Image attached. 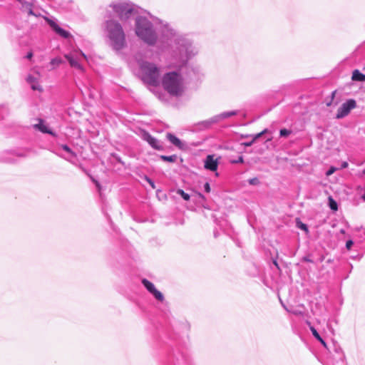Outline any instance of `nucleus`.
Returning <instances> with one entry per match:
<instances>
[{
	"instance_id": "obj_38",
	"label": "nucleus",
	"mask_w": 365,
	"mask_h": 365,
	"mask_svg": "<svg viewBox=\"0 0 365 365\" xmlns=\"http://www.w3.org/2000/svg\"><path fill=\"white\" fill-rule=\"evenodd\" d=\"M334 168H331L328 172H327V175H329L331 174H332L334 173Z\"/></svg>"
},
{
	"instance_id": "obj_29",
	"label": "nucleus",
	"mask_w": 365,
	"mask_h": 365,
	"mask_svg": "<svg viewBox=\"0 0 365 365\" xmlns=\"http://www.w3.org/2000/svg\"><path fill=\"white\" fill-rule=\"evenodd\" d=\"M244 162V158L241 155V156H239V158H237V160H233L232 163H242Z\"/></svg>"
},
{
	"instance_id": "obj_44",
	"label": "nucleus",
	"mask_w": 365,
	"mask_h": 365,
	"mask_svg": "<svg viewBox=\"0 0 365 365\" xmlns=\"http://www.w3.org/2000/svg\"><path fill=\"white\" fill-rule=\"evenodd\" d=\"M188 76H189V78H192V75L191 74H188Z\"/></svg>"
},
{
	"instance_id": "obj_40",
	"label": "nucleus",
	"mask_w": 365,
	"mask_h": 365,
	"mask_svg": "<svg viewBox=\"0 0 365 365\" xmlns=\"http://www.w3.org/2000/svg\"><path fill=\"white\" fill-rule=\"evenodd\" d=\"M339 232H340L341 234H345V230H343V229L340 230Z\"/></svg>"
},
{
	"instance_id": "obj_8",
	"label": "nucleus",
	"mask_w": 365,
	"mask_h": 365,
	"mask_svg": "<svg viewBox=\"0 0 365 365\" xmlns=\"http://www.w3.org/2000/svg\"><path fill=\"white\" fill-rule=\"evenodd\" d=\"M356 107V101L354 99H349L341 104L338 108L336 115V118L341 119L349 115L350 111Z\"/></svg>"
},
{
	"instance_id": "obj_7",
	"label": "nucleus",
	"mask_w": 365,
	"mask_h": 365,
	"mask_svg": "<svg viewBox=\"0 0 365 365\" xmlns=\"http://www.w3.org/2000/svg\"><path fill=\"white\" fill-rule=\"evenodd\" d=\"M64 57L68 60L71 66L80 71H83V68L80 63V58L82 57L85 59H87V56L83 51H74L69 53L65 54Z\"/></svg>"
},
{
	"instance_id": "obj_31",
	"label": "nucleus",
	"mask_w": 365,
	"mask_h": 365,
	"mask_svg": "<svg viewBox=\"0 0 365 365\" xmlns=\"http://www.w3.org/2000/svg\"><path fill=\"white\" fill-rule=\"evenodd\" d=\"M145 180L146 181L151 185V187L153 188H155V184H154V182L150 179L149 178H148L147 176L145 177Z\"/></svg>"
},
{
	"instance_id": "obj_25",
	"label": "nucleus",
	"mask_w": 365,
	"mask_h": 365,
	"mask_svg": "<svg viewBox=\"0 0 365 365\" xmlns=\"http://www.w3.org/2000/svg\"><path fill=\"white\" fill-rule=\"evenodd\" d=\"M291 133H292V130L286 129V128H283L279 130L280 137H287Z\"/></svg>"
},
{
	"instance_id": "obj_17",
	"label": "nucleus",
	"mask_w": 365,
	"mask_h": 365,
	"mask_svg": "<svg viewBox=\"0 0 365 365\" xmlns=\"http://www.w3.org/2000/svg\"><path fill=\"white\" fill-rule=\"evenodd\" d=\"M307 324L309 326V329L312 331L313 336L315 337V339L317 341H319L324 347H327V344L325 341L320 336L317 329L314 327L311 326L309 322H307Z\"/></svg>"
},
{
	"instance_id": "obj_24",
	"label": "nucleus",
	"mask_w": 365,
	"mask_h": 365,
	"mask_svg": "<svg viewBox=\"0 0 365 365\" xmlns=\"http://www.w3.org/2000/svg\"><path fill=\"white\" fill-rule=\"evenodd\" d=\"M286 310L287 312L293 314L294 315H296V316H302V315H304V312L302 311V310H299L298 309H288L287 308H286Z\"/></svg>"
},
{
	"instance_id": "obj_21",
	"label": "nucleus",
	"mask_w": 365,
	"mask_h": 365,
	"mask_svg": "<svg viewBox=\"0 0 365 365\" xmlns=\"http://www.w3.org/2000/svg\"><path fill=\"white\" fill-rule=\"evenodd\" d=\"M61 148L68 153L71 156L76 158V154L67 145H61Z\"/></svg>"
},
{
	"instance_id": "obj_14",
	"label": "nucleus",
	"mask_w": 365,
	"mask_h": 365,
	"mask_svg": "<svg viewBox=\"0 0 365 365\" xmlns=\"http://www.w3.org/2000/svg\"><path fill=\"white\" fill-rule=\"evenodd\" d=\"M49 23V25L51 26V27L55 31V32L61 36V37L64 38H68L71 36V34L63 29L62 28H61L56 23H55L54 21H48Z\"/></svg>"
},
{
	"instance_id": "obj_37",
	"label": "nucleus",
	"mask_w": 365,
	"mask_h": 365,
	"mask_svg": "<svg viewBox=\"0 0 365 365\" xmlns=\"http://www.w3.org/2000/svg\"><path fill=\"white\" fill-rule=\"evenodd\" d=\"M299 227L302 230H307V227L305 224H302Z\"/></svg>"
},
{
	"instance_id": "obj_35",
	"label": "nucleus",
	"mask_w": 365,
	"mask_h": 365,
	"mask_svg": "<svg viewBox=\"0 0 365 365\" xmlns=\"http://www.w3.org/2000/svg\"><path fill=\"white\" fill-rule=\"evenodd\" d=\"M255 141L254 140V139L252 138V140L250 141V142H248V143H245V145L246 146H250L252 145Z\"/></svg>"
},
{
	"instance_id": "obj_39",
	"label": "nucleus",
	"mask_w": 365,
	"mask_h": 365,
	"mask_svg": "<svg viewBox=\"0 0 365 365\" xmlns=\"http://www.w3.org/2000/svg\"><path fill=\"white\" fill-rule=\"evenodd\" d=\"M361 198H362L363 200L365 201V190H364V193L361 196Z\"/></svg>"
},
{
	"instance_id": "obj_3",
	"label": "nucleus",
	"mask_w": 365,
	"mask_h": 365,
	"mask_svg": "<svg viewBox=\"0 0 365 365\" xmlns=\"http://www.w3.org/2000/svg\"><path fill=\"white\" fill-rule=\"evenodd\" d=\"M187 61H189V60ZM167 63L170 68H174L173 66H171L168 61ZM187 66L188 62H187L186 65L180 68L175 67V68H178V71L166 73L163 76L162 79L163 86L164 89L170 95L174 96H180L182 94L185 88L184 79L180 72L183 68H187Z\"/></svg>"
},
{
	"instance_id": "obj_46",
	"label": "nucleus",
	"mask_w": 365,
	"mask_h": 365,
	"mask_svg": "<svg viewBox=\"0 0 365 365\" xmlns=\"http://www.w3.org/2000/svg\"><path fill=\"white\" fill-rule=\"evenodd\" d=\"M364 173L365 174V170H364Z\"/></svg>"
},
{
	"instance_id": "obj_42",
	"label": "nucleus",
	"mask_w": 365,
	"mask_h": 365,
	"mask_svg": "<svg viewBox=\"0 0 365 365\" xmlns=\"http://www.w3.org/2000/svg\"><path fill=\"white\" fill-rule=\"evenodd\" d=\"M347 165H348L347 163H345L343 166L345 168L347 166Z\"/></svg>"
},
{
	"instance_id": "obj_12",
	"label": "nucleus",
	"mask_w": 365,
	"mask_h": 365,
	"mask_svg": "<svg viewBox=\"0 0 365 365\" xmlns=\"http://www.w3.org/2000/svg\"><path fill=\"white\" fill-rule=\"evenodd\" d=\"M18 1L21 4L20 8L23 11L26 12L29 15H33L34 16H38L39 15L34 11L31 2L26 0H18Z\"/></svg>"
},
{
	"instance_id": "obj_13",
	"label": "nucleus",
	"mask_w": 365,
	"mask_h": 365,
	"mask_svg": "<svg viewBox=\"0 0 365 365\" xmlns=\"http://www.w3.org/2000/svg\"><path fill=\"white\" fill-rule=\"evenodd\" d=\"M217 167H218L217 160L215 159L214 156L212 155H207L205 160V168L207 170H209L211 171H215V170H217Z\"/></svg>"
},
{
	"instance_id": "obj_45",
	"label": "nucleus",
	"mask_w": 365,
	"mask_h": 365,
	"mask_svg": "<svg viewBox=\"0 0 365 365\" xmlns=\"http://www.w3.org/2000/svg\"><path fill=\"white\" fill-rule=\"evenodd\" d=\"M364 235H365V228L364 229Z\"/></svg>"
},
{
	"instance_id": "obj_6",
	"label": "nucleus",
	"mask_w": 365,
	"mask_h": 365,
	"mask_svg": "<svg viewBox=\"0 0 365 365\" xmlns=\"http://www.w3.org/2000/svg\"><path fill=\"white\" fill-rule=\"evenodd\" d=\"M238 113L237 110H231L223 112L220 114L216 115L207 120H203L200 122V125L202 126L204 128H208L211 127L213 124L217 123L221 120H223L226 118H230L232 116L236 115Z\"/></svg>"
},
{
	"instance_id": "obj_10",
	"label": "nucleus",
	"mask_w": 365,
	"mask_h": 365,
	"mask_svg": "<svg viewBox=\"0 0 365 365\" xmlns=\"http://www.w3.org/2000/svg\"><path fill=\"white\" fill-rule=\"evenodd\" d=\"M143 138L154 149L157 150H163V143L157 138L152 136L149 133L144 132L143 134Z\"/></svg>"
},
{
	"instance_id": "obj_28",
	"label": "nucleus",
	"mask_w": 365,
	"mask_h": 365,
	"mask_svg": "<svg viewBox=\"0 0 365 365\" xmlns=\"http://www.w3.org/2000/svg\"><path fill=\"white\" fill-rule=\"evenodd\" d=\"M353 245H354V242L351 240H348L346 242V249L349 250L351 248Z\"/></svg>"
},
{
	"instance_id": "obj_23",
	"label": "nucleus",
	"mask_w": 365,
	"mask_h": 365,
	"mask_svg": "<svg viewBox=\"0 0 365 365\" xmlns=\"http://www.w3.org/2000/svg\"><path fill=\"white\" fill-rule=\"evenodd\" d=\"M329 207L331 208V210H337V209H338L337 203L331 197L329 198Z\"/></svg>"
},
{
	"instance_id": "obj_34",
	"label": "nucleus",
	"mask_w": 365,
	"mask_h": 365,
	"mask_svg": "<svg viewBox=\"0 0 365 365\" xmlns=\"http://www.w3.org/2000/svg\"><path fill=\"white\" fill-rule=\"evenodd\" d=\"M61 158H63V159L72 163L71 160L68 158V157H66V156H64V155H58Z\"/></svg>"
},
{
	"instance_id": "obj_33",
	"label": "nucleus",
	"mask_w": 365,
	"mask_h": 365,
	"mask_svg": "<svg viewBox=\"0 0 365 365\" xmlns=\"http://www.w3.org/2000/svg\"><path fill=\"white\" fill-rule=\"evenodd\" d=\"M33 57V53L31 51L29 52L26 56V58L28 59H31Z\"/></svg>"
},
{
	"instance_id": "obj_41",
	"label": "nucleus",
	"mask_w": 365,
	"mask_h": 365,
	"mask_svg": "<svg viewBox=\"0 0 365 365\" xmlns=\"http://www.w3.org/2000/svg\"><path fill=\"white\" fill-rule=\"evenodd\" d=\"M335 93H336V91H333V92H332V93H331V95H332V98L334 96Z\"/></svg>"
},
{
	"instance_id": "obj_9",
	"label": "nucleus",
	"mask_w": 365,
	"mask_h": 365,
	"mask_svg": "<svg viewBox=\"0 0 365 365\" xmlns=\"http://www.w3.org/2000/svg\"><path fill=\"white\" fill-rule=\"evenodd\" d=\"M142 284L157 300L160 302H163L164 300L163 294L155 288V285L147 279H143Z\"/></svg>"
},
{
	"instance_id": "obj_1",
	"label": "nucleus",
	"mask_w": 365,
	"mask_h": 365,
	"mask_svg": "<svg viewBox=\"0 0 365 365\" xmlns=\"http://www.w3.org/2000/svg\"><path fill=\"white\" fill-rule=\"evenodd\" d=\"M158 31L159 35L146 17L135 16L136 36L147 45L155 46L171 66L180 68L197 55L199 48L193 41L168 22L160 21Z\"/></svg>"
},
{
	"instance_id": "obj_22",
	"label": "nucleus",
	"mask_w": 365,
	"mask_h": 365,
	"mask_svg": "<svg viewBox=\"0 0 365 365\" xmlns=\"http://www.w3.org/2000/svg\"><path fill=\"white\" fill-rule=\"evenodd\" d=\"M62 60L60 58H55L51 59L50 64L52 66L51 69L54 68L56 66H59L62 63Z\"/></svg>"
},
{
	"instance_id": "obj_43",
	"label": "nucleus",
	"mask_w": 365,
	"mask_h": 365,
	"mask_svg": "<svg viewBox=\"0 0 365 365\" xmlns=\"http://www.w3.org/2000/svg\"><path fill=\"white\" fill-rule=\"evenodd\" d=\"M361 228H356V231H359Z\"/></svg>"
},
{
	"instance_id": "obj_11",
	"label": "nucleus",
	"mask_w": 365,
	"mask_h": 365,
	"mask_svg": "<svg viewBox=\"0 0 365 365\" xmlns=\"http://www.w3.org/2000/svg\"><path fill=\"white\" fill-rule=\"evenodd\" d=\"M26 82L30 85L31 88L33 91H42L43 88L39 83V74L37 73V76H34L29 74L26 77Z\"/></svg>"
},
{
	"instance_id": "obj_27",
	"label": "nucleus",
	"mask_w": 365,
	"mask_h": 365,
	"mask_svg": "<svg viewBox=\"0 0 365 365\" xmlns=\"http://www.w3.org/2000/svg\"><path fill=\"white\" fill-rule=\"evenodd\" d=\"M250 185H257L259 184V180L257 178H253L248 180Z\"/></svg>"
},
{
	"instance_id": "obj_15",
	"label": "nucleus",
	"mask_w": 365,
	"mask_h": 365,
	"mask_svg": "<svg viewBox=\"0 0 365 365\" xmlns=\"http://www.w3.org/2000/svg\"><path fill=\"white\" fill-rule=\"evenodd\" d=\"M34 127L40 130L41 132H42L43 133H48V134H50L53 136H55L56 134L51 130H50L43 123V120H41V119H39V123H37V124H35L34 125Z\"/></svg>"
},
{
	"instance_id": "obj_16",
	"label": "nucleus",
	"mask_w": 365,
	"mask_h": 365,
	"mask_svg": "<svg viewBox=\"0 0 365 365\" xmlns=\"http://www.w3.org/2000/svg\"><path fill=\"white\" fill-rule=\"evenodd\" d=\"M167 139L173 144L175 146H176L177 148H182L183 147V143H182V141L178 138H177L175 135H174L173 134L170 133H167Z\"/></svg>"
},
{
	"instance_id": "obj_5",
	"label": "nucleus",
	"mask_w": 365,
	"mask_h": 365,
	"mask_svg": "<svg viewBox=\"0 0 365 365\" xmlns=\"http://www.w3.org/2000/svg\"><path fill=\"white\" fill-rule=\"evenodd\" d=\"M109 7L121 21H127L137 14L135 5L128 0H118L112 2Z\"/></svg>"
},
{
	"instance_id": "obj_32",
	"label": "nucleus",
	"mask_w": 365,
	"mask_h": 365,
	"mask_svg": "<svg viewBox=\"0 0 365 365\" xmlns=\"http://www.w3.org/2000/svg\"><path fill=\"white\" fill-rule=\"evenodd\" d=\"M303 261L307 262H313V261L309 257H304Z\"/></svg>"
},
{
	"instance_id": "obj_2",
	"label": "nucleus",
	"mask_w": 365,
	"mask_h": 365,
	"mask_svg": "<svg viewBox=\"0 0 365 365\" xmlns=\"http://www.w3.org/2000/svg\"><path fill=\"white\" fill-rule=\"evenodd\" d=\"M104 33L108 45L119 53L127 46L126 36L120 23L115 19L105 22Z\"/></svg>"
},
{
	"instance_id": "obj_30",
	"label": "nucleus",
	"mask_w": 365,
	"mask_h": 365,
	"mask_svg": "<svg viewBox=\"0 0 365 365\" xmlns=\"http://www.w3.org/2000/svg\"><path fill=\"white\" fill-rule=\"evenodd\" d=\"M204 189H205V191L206 192H210V185L209 182H205V183Z\"/></svg>"
},
{
	"instance_id": "obj_36",
	"label": "nucleus",
	"mask_w": 365,
	"mask_h": 365,
	"mask_svg": "<svg viewBox=\"0 0 365 365\" xmlns=\"http://www.w3.org/2000/svg\"><path fill=\"white\" fill-rule=\"evenodd\" d=\"M192 71L194 75H195L199 72V68H192Z\"/></svg>"
},
{
	"instance_id": "obj_20",
	"label": "nucleus",
	"mask_w": 365,
	"mask_h": 365,
	"mask_svg": "<svg viewBox=\"0 0 365 365\" xmlns=\"http://www.w3.org/2000/svg\"><path fill=\"white\" fill-rule=\"evenodd\" d=\"M176 193L178 195H180L183 198V200H185L186 201L189 200L190 198V195L185 192L184 190H181V189H178L176 191Z\"/></svg>"
},
{
	"instance_id": "obj_26",
	"label": "nucleus",
	"mask_w": 365,
	"mask_h": 365,
	"mask_svg": "<svg viewBox=\"0 0 365 365\" xmlns=\"http://www.w3.org/2000/svg\"><path fill=\"white\" fill-rule=\"evenodd\" d=\"M268 133H269V130L268 129H264L262 132L255 135L254 137H253V139H254L255 141H256L262 135H263L264 134Z\"/></svg>"
},
{
	"instance_id": "obj_4",
	"label": "nucleus",
	"mask_w": 365,
	"mask_h": 365,
	"mask_svg": "<svg viewBox=\"0 0 365 365\" xmlns=\"http://www.w3.org/2000/svg\"><path fill=\"white\" fill-rule=\"evenodd\" d=\"M141 79L150 86L158 84L160 77V68L154 63L136 58Z\"/></svg>"
},
{
	"instance_id": "obj_19",
	"label": "nucleus",
	"mask_w": 365,
	"mask_h": 365,
	"mask_svg": "<svg viewBox=\"0 0 365 365\" xmlns=\"http://www.w3.org/2000/svg\"><path fill=\"white\" fill-rule=\"evenodd\" d=\"M160 158L164 160V161H167V162H170V163H174L177 160V155H160Z\"/></svg>"
},
{
	"instance_id": "obj_18",
	"label": "nucleus",
	"mask_w": 365,
	"mask_h": 365,
	"mask_svg": "<svg viewBox=\"0 0 365 365\" xmlns=\"http://www.w3.org/2000/svg\"><path fill=\"white\" fill-rule=\"evenodd\" d=\"M353 81L364 82L365 81V75L361 73L359 70H354L352 73Z\"/></svg>"
}]
</instances>
